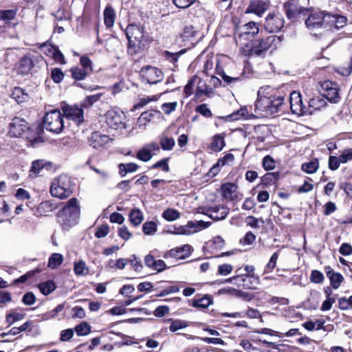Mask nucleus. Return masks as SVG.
<instances>
[{
	"instance_id": "nucleus-64",
	"label": "nucleus",
	"mask_w": 352,
	"mask_h": 352,
	"mask_svg": "<svg viewBox=\"0 0 352 352\" xmlns=\"http://www.w3.org/2000/svg\"><path fill=\"white\" fill-rule=\"evenodd\" d=\"M22 302L26 305H32L36 302V296L32 292H28L23 296Z\"/></svg>"
},
{
	"instance_id": "nucleus-44",
	"label": "nucleus",
	"mask_w": 352,
	"mask_h": 352,
	"mask_svg": "<svg viewBox=\"0 0 352 352\" xmlns=\"http://www.w3.org/2000/svg\"><path fill=\"white\" fill-rule=\"evenodd\" d=\"M157 230V225L153 221H146L142 226V231L146 235H153Z\"/></svg>"
},
{
	"instance_id": "nucleus-55",
	"label": "nucleus",
	"mask_w": 352,
	"mask_h": 352,
	"mask_svg": "<svg viewBox=\"0 0 352 352\" xmlns=\"http://www.w3.org/2000/svg\"><path fill=\"white\" fill-rule=\"evenodd\" d=\"M324 275L318 270H313L311 273L310 279L312 283L319 284L323 282Z\"/></svg>"
},
{
	"instance_id": "nucleus-56",
	"label": "nucleus",
	"mask_w": 352,
	"mask_h": 352,
	"mask_svg": "<svg viewBox=\"0 0 352 352\" xmlns=\"http://www.w3.org/2000/svg\"><path fill=\"white\" fill-rule=\"evenodd\" d=\"M339 158L342 164L352 160V148L344 149L342 154L339 155Z\"/></svg>"
},
{
	"instance_id": "nucleus-13",
	"label": "nucleus",
	"mask_w": 352,
	"mask_h": 352,
	"mask_svg": "<svg viewBox=\"0 0 352 352\" xmlns=\"http://www.w3.org/2000/svg\"><path fill=\"white\" fill-rule=\"evenodd\" d=\"M346 21L347 19L344 16L327 13L324 18V28H328L329 30H338L346 25Z\"/></svg>"
},
{
	"instance_id": "nucleus-59",
	"label": "nucleus",
	"mask_w": 352,
	"mask_h": 352,
	"mask_svg": "<svg viewBox=\"0 0 352 352\" xmlns=\"http://www.w3.org/2000/svg\"><path fill=\"white\" fill-rule=\"evenodd\" d=\"M199 80V78L195 76L192 78L187 83V85L184 87V93L186 96H189L192 94V90L195 85L197 82V80Z\"/></svg>"
},
{
	"instance_id": "nucleus-25",
	"label": "nucleus",
	"mask_w": 352,
	"mask_h": 352,
	"mask_svg": "<svg viewBox=\"0 0 352 352\" xmlns=\"http://www.w3.org/2000/svg\"><path fill=\"white\" fill-rule=\"evenodd\" d=\"M222 196L228 201H233L236 198L237 186L234 183H226L222 184L221 188Z\"/></svg>"
},
{
	"instance_id": "nucleus-50",
	"label": "nucleus",
	"mask_w": 352,
	"mask_h": 352,
	"mask_svg": "<svg viewBox=\"0 0 352 352\" xmlns=\"http://www.w3.org/2000/svg\"><path fill=\"white\" fill-rule=\"evenodd\" d=\"M137 157L138 160L143 162H148L152 157L151 151L146 148H143L140 150L137 153Z\"/></svg>"
},
{
	"instance_id": "nucleus-2",
	"label": "nucleus",
	"mask_w": 352,
	"mask_h": 352,
	"mask_svg": "<svg viewBox=\"0 0 352 352\" xmlns=\"http://www.w3.org/2000/svg\"><path fill=\"white\" fill-rule=\"evenodd\" d=\"M125 33L129 41L128 54L131 56L142 54L148 44V40L144 34L143 28L130 24L126 27Z\"/></svg>"
},
{
	"instance_id": "nucleus-20",
	"label": "nucleus",
	"mask_w": 352,
	"mask_h": 352,
	"mask_svg": "<svg viewBox=\"0 0 352 352\" xmlns=\"http://www.w3.org/2000/svg\"><path fill=\"white\" fill-rule=\"evenodd\" d=\"M162 113L160 111L151 109L143 112L138 118L136 126L140 129H145L147 124L151 122L155 118H160Z\"/></svg>"
},
{
	"instance_id": "nucleus-52",
	"label": "nucleus",
	"mask_w": 352,
	"mask_h": 352,
	"mask_svg": "<svg viewBox=\"0 0 352 352\" xmlns=\"http://www.w3.org/2000/svg\"><path fill=\"white\" fill-rule=\"evenodd\" d=\"M41 48L43 50V53L49 56L52 57L53 55H54V52H56L57 47L47 44V43H43L41 45Z\"/></svg>"
},
{
	"instance_id": "nucleus-46",
	"label": "nucleus",
	"mask_w": 352,
	"mask_h": 352,
	"mask_svg": "<svg viewBox=\"0 0 352 352\" xmlns=\"http://www.w3.org/2000/svg\"><path fill=\"white\" fill-rule=\"evenodd\" d=\"M56 206L51 201L42 202L39 207L38 210L42 214L45 215L47 212H50L56 209Z\"/></svg>"
},
{
	"instance_id": "nucleus-60",
	"label": "nucleus",
	"mask_w": 352,
	"mask_h": 352,
	"mask_svg": "<svg viewBox=\"0 0 352 352\" xmlns=\"http://www.w3.org/2000/svg\"><path fill=\"white\" fill-rule=\"evenodd\" d=\"M262 164L263 168L267 170H272L275 167V162L270 155H267L263 159Z\"/></svg>"
},
{
	"instance_id": "nucleus-11",
	"label": "nucleus",
	"mask_w": 352,
	"mask_h": 352,
	"mask_svg": "<svg viewBox=\"0 0 352 352\" xmlns=\"http://www.w3.org/2000/svg\"><path fill=\"white\" fill-rule=\"evenodd\" d=\"M29 130L26 120L19 117H14L9 124L8 133L12 137H21Z\"/></svg>"
},
{
	"instance_id": "nucleus-47",
	"label": "nucleus",
	"mask_w": 352,
	"mask_h": 352,
	"mask_svg": "<svg viewBox=\"0 0 352 352\" xmlns=\"http://www.w3.org/2000/svg\"><path fill=\"white\" fill-rule=\"evenodd\" d=\"M245 41H243V45H239L243 54L245 56L254 54V42L252 43L250 41L245 43Z\"/></svg>"
},
{
	"instance_id": "nucleus-57",
	"label": "nucleus",
	"mask_w": 352,
	"mask_h": 352,
	"mask_svg": "<svg viewBox=\"0 0 352 352\" xmlns=\"http://www.w3.org/2000/svg\"><path fill=\"white\" fill-rule=\"evenodd\" d=\"M196 33L197 32L194 30V28L192 25H188L184 28L182 36L183 40H188L195 36Z\"/></svg>"
},
{
	"instance_id": "nucleus-29",
	"label": "nucleus",
	"mask_w": 352,
	"mask_h": 352,
	"mask_svg": "<svg viewBox=\"0 0 352 352\" xmlns=\"http://www.w3.org/2000/svg\"><path fill=\"white\" fill-rule=\"evenodd\" d=\"M240 280L243 283V286L246 289H255L258 284V278L251 275L241 276Z\"/></svg>"
},
{
	"instance_id": "nucleus-15",
	"label": "nucleus",
	"mask_w": 352,
	"mask_h": 352,
	"mask_svg": "<svg viewBox=\"0 0 352 352\" xmlns=\"http://www.w3.org/2000/svg\"><path fill=\"white\" fill-rule=\"evenodd\" d=\"M290 108L293 113L298 115L307 114V108L303 104L299 93L292 92L289 98Z\"/></svg>"
},
{
	"instance_id": "nucleus-35",
	"label": "nucleus",
	"mask_w": 352,
	"mask_h": 352,
	"mask_svg": "<svg viewBox=\"0 0 352 352\" xmlns=\"http://www.w3.org/2000/svg\"><path fill=\"white\" fill-rule=\"evenodd\" d=\"M74 271L77 276H87L89 274V268L83 261L75 262L74 264Z\"/></svg>"
},
{
	"instance_id": "nucleus-1",
	"label": "nucleus",
	"mask_w": 352,
	"mask_h": 352,
	"mask_svg": "<svg viewBox=\"0 0 352 352\" xmlns=\"http://www.w3.org/2000/svg\"><path fill=\"white\" fill-rule=\"evenodd\" d=\"M270 87H261L258 91V98L255 102V112L262 116H268L279 111L284 102V97L272 94Z\"/></svg>"
},
{
	"instance_id": "nucleus-40",
	"label": "nucleus",
	"mask_w": 352,
	"mask_h": 352,
	"mask_svg": "<svg viewBox=\"0 0 352 352\" xmlns=\"http://www.w3.org/2000/svg\"><path fill=\"white\" fill-rule=\"evenodd\" d=\"M47 164L48 163L43 160H37L33 161L30 168L31 174L37 175Z\"/></svg>"
},
{
	"instance_id": "nucleus-10",
	"label": "nucleus",
	"mask_w": 352,
	"mask_h": 352,
	"mask_svg": "<svg viewBox=\"0 0 352 352\" xmlns=\"http://www.w3.org/2000/svg\"><path fill=\"white\" fill-rule=\"evenodd\" d=\"M193 251V248L188 245L185 244L181 247H176L166 251L163 257L166 259L173 258L176 260H182L188 258Z\"/></svg>"
},
{
	"instance_id": "nucleus-4",
	"label": "nucleus",
	"mask_w": 352,
	"mask_h": 352,
	"mask_svg": "<svg viewBox=\"0 0 352 352\" xmlns=\"http://www.w3.org/2000/svg\"><path fill=\"white\" fill-rule=\"evenodd\" d=\"M50 193L60 199L70 197L73 193V184L71 178L67 175L56 177L51 183Z\"/></svg>"
},
{
	"instance_id": "nucleus-27",
	"label": "nucleus",
	"mask_w": 352,
	"mask_h": 352,
	"mask_svg": "<svg viewBox=\"0 0 352 352\" xmlns=\"http://www.w3.org/2000/svg\"><path fill=\"white\" fill-rule=\"evenodd\" d=\"M327 105L324 98L321 95L309 99L307 108L308 114H311L314 111L319 110Z\"/></svg>"
},
{
	"instance_id": "nucleus-37",
	"label": "nucleus",
	"mask_w": 352,
	"mask_h": 352,
	"mask_svg": "<svg viewBox=\"0 0 352 352\" xmlns=\"http://www.w3.org/2000/svg\"><path fill=\"white\" fill-rule=\"evenodd\" d=\"M328 278L330 280L331 286L334 289H337L344 280L343 276L338 272H335L334 274H331L329 272Z\"/></svg>"
},
{
	"instance_id": "nucleus-24",
	"label": "nucleus",
	"mask_w": 352,
	"mask_h": 352,
	"mask_svg": "<svg viewBox=\"0 0 352 352\" xmlns=\"http://www.w3.org/2000/svg\"><path fill=\"white\" fill-rule=\"evenodd\" d=\"M268 9V5L262 1H253L248 6L246 13H253L261 16Z\"/></svg>"
},
{
	"instance_id": "nucleus-41",
	"label": "nucleus",
	"mask_w": 352,
	"mask_h": 352,
	"mask_svg": "<svg viewBox=\"0 0 352 352\" xmlns=\"http://www.w3.org/2000/svg\"><path fill=\"white\" fill-rule=\"evenodd\" d=\"M102 96V94H97L87 96L81 102V107L88 109L91 107L95 102L98 101L100 97Z\"/></svg>"
},
{
	"instance_id": "nucleus-61",
	"label": "nucleus",
	"mask_w": 352,
	"mask_h": 352,
	"mask_svg": "<svg viewBox=\"0 0 352 352\" xmlns=\"http://www.w3.org/2000/svg\"><path fill=\"white\" fill-rule=\"evenodd\" d=\"M278 258V252H276L272 255L268 263L267 264L265 267L266 271L272 272L276 267Z\"/></svg>"
},
{
	"instance_id": "nucleus-19",
	"label": "nucleus",
	"mask_w": 352,
	"mask_h": 352,
	"mask_svg": "<svg viewBox=\"0 0 352 352\" xmlns=\"http://www.w3.org/2000/svg\"><path fill=\"white\" fill-rule=\"evenodd\" d=\"M229 212V208L224 205H215L206 210V214L214 221L224 219Z\"/></svg>"
},
{
	"instance_id": "nucleus-17",
	"label": "nucleus",
	"mask_w": 352,
	"mask_h": 352,
	"mask_svg": "<svg viewBox=\"0 0 352 352\" xmlns=\"http://www.w3.org/2000/svg\"><path fill=\"white\" fill-rule=\"evenodd\" d=\"M321 95L330 102H336L338 98V89L336 84L325 81L321 85Z\"/></svg>"
},
{
	"instance_id": "nucleus-34",
	"label": "nucleus",
	"mask_w": 352,
	"mask_h": 352,
	"mask_svg": "<svg viewBox=\"0 0 352 352\" xmlns=\"http://www.w3.org/2000/svg\"><path fill=\"white\" fill-rule=\"evenodd\" d=\"M319 168V163L317 159H314L309 162L303 163L301 169L308 174L316 173Z\"/></svg>"
},
{
	"instance_id": "nucleus-62",
	"label": "nucleus",
	"mask_w": 352,
	"mask_h": 352,
	"mask_svg": "<svg viewBox=\"0 0 352 352\" xmlns=\"http://www.w3.org/2000/svg\"><path fill=\"white\" fill-rule=\"evenodd\" d=\"M16 12L12 10L0 11V20L9 21L15 17Z\"/></svg>"
},
{
	"instance_id": "nucleus-30",
	"label": "nucleus",
	"mask_w": 352,
	"mask_h": 352,
	"mask_svg": "<svg viewBox=\"0 0 352 352\" xmlns=\"http://www.w3.org/2000/svg\"><path fill=\"white\" fill-rule=\"evenodd\" d=\"M225 139L223 134H217L212 138L211 148L213 151H221L225 146Z\"/></svg>"
},
{
	"instance_id": "nucleus-43",
	"label": "nucleus",
	"mask_w": 352,
	"mask_h": 352,
	"mask_svg": "<svg viewBox=\"0 0 352 352\" xmlns=\"http://www.w3.org/2000/svg\"><path fill=\"white\" fill-rule=\"evenodd\" d=\"M162 217L168 221H175L179 218V212L175 209L168 208L165 210L162 213Z\"/></svg>"
},
{
	"instance_id": "nucleus-33",
	"label": "nucleus",
	"mask_w": 352,
	"mask_h": 352,
	"mask_svg": "<svg viewBox=\"0 0 352 352\" xmlns=\"http://www.w3.org/2000/svg\"><path fill=\"white\" fill-rule=\"evenodd\" d=\"M40 292L45 296L51 294L56 289V285L52 280H47L38 285Z\"/></svg>"
},
{
	"instance_id": "nucleus-22",
	"label": "nucleus",
	"mask_w": 352,
	"mask_h": 352,
	"mask_svg": "<svg viewBox=\"0 0 352 352\" xmlns=\"http://www.w3.org/2000/svg\"><path fill=\"white\" fill-rule=\"evenodd\" d=\"M110 141L111 138L108 135H104L99 131L92 133L89 138L90 145L96 149L104 147Z\"/></svg>"
},
{
	"instance_id": "nucleus-53",
	"label": "nucleus",
	"mask_w": 352,
	"mask_h": 352,
	"mask_svg": "<svg viewBox=\"0 0 352 352\" xmlns=\"http://www.w3.org/2000/svg\"><path fill=\"white\" fill-rule=\"evenodd\" d=\"M341 161H340L339 157L330 155L329 157L328 166L330 170H336L338 169Z\"/></svg>"
},
{
	"instance_id": "nucleus-39",
	"label": "nucleus",
	"mask_w": 352,
	"mask_h": 352,
	"mask_svg": "<svg viewBox=\"0 0 352 352\" xmlns=\"http://www.w3.org/2000/svg\"><path fill=\"white\" fill-rule=\"evenodd\" d=\"M24 314H21L15 311H10L6 316V322L8 326H11L15 322L20 321L25 318Z\"/></svg>"
},
{
	"instance_id": "nucleus-32",
	"label": "nucleus",
	"mask_w": 352,
	"mask_h": 352,
	"mask_svg": "<svg viewBox=\"0 0 352 352\" xmlns=\"http://www.w3.org/2000/svg\"><path fill=\"white\" fill-rule=\"evenodd\" d=\"M129 219L134 226H139L144 220V215L140 209H133L130 212Z\"/></svg>"
},
{
	"instance_id": "nucleus-16",
	"label": "nucleus",
	"mask_w": 352,
	"mask_h": 352,
	"mask_svg": "<svg viewBox=\"0 0 352 352\" xmlns=\"http://www.w3.org/2000/svg\"><path fill=\"white\" fill-rule=\"evenodd\" d=\"M63 113L67 118L74 120L78 124L84 122L83 110L77 106L66 105L63 107Z\"/></svg>"
},
{
	"instance_id": "nucleus-3",
	"label": "nucleus",
	"mask_w": 352,
	"mask_h": 352,
	"mask_svg": "<svg viewBox=\"0 0 352 352\" xmlns=\"http://www.w3.org/2000/svg\"><path fill=\"white\" fill-rule=\"evenodd\" d=\"M80 208L76 198L69 199L57 213L58 223L64 230H69L76 225L80 217Z\"/></svg>"
},
{
	"instance_id": "nucleus-21",
	"label": "nucleus",
	"mask_w": 352,
	"mask_h": 352,
	"mask_svg": "<svg viewBox=\"0 0 352 352\" xmlns=\"http://www.w3.org/2000/svg\"><path fill=\"white\" fill-rule=\"evenodd\" d=\"M274 36H269L254 41V55L260 56L264 52L269 50L275 41Z\"/></svg>"
},
{
	"instance_id": "nucleus-54",
	"label": "nucleus",
	"mask_w": 352,
	"mask_h": 352,
	"mask_svg": "<svg viewBox=\"0 0 352 352\" xmlns=\"http://www.w3.org/2000/svg\"><path fill=\"white\" fill-rule=\"evenodd\" d=\"M64 76L65 75L60 69L54 68L52 70L51 77L54 82H60L63 79Z\"/></svg>"
},
{
	"instance_id": "nucleus-14",
	"label": "nucleus",
	"mask_w": 352,
	"mask_h": 352,
	"mask_svg": "<svg viewBox=\"0 0 352 352\" xmlns=\"http://www.w3.org/2000/svg\"><path fill=\"white\" fill-rule=\"evenodd\" d=\"M284 26V19L280 14H269L265 19V28L269 32H277Z\"/></svg>"
},
{
	"instance_id": "nucleus-12",
	"label": "nucleus",
	"mask_w": 352,
	"mask_h": 352,
	"mask_svg": "<svg viewBox=\"0 0 352 352\" xmlns=\"http://www.w3.org/2000/svg\"><path fill=\"white\" fill-rule=\"evenodd\" d=\"M106 123L111 129H122L126 127L124 122L125 116L123 113H118L116 111H108L105 115Z\"/></svg>"
},
{
	"instance_id": "nucleus-49",
	"label": "nucleus",
	"mask_w": 352,
	"mask_h": 352,
	"mask_svg": "<svg viewBox=\"0 0 352 352\" xmlns=\"http://www.w3.org/2000/svg\"><path fill=\"white\" fill-rule=\"evenodd\" d=\"M12 98L18 102H23L27 97V95L23 93L22 89L15 87L12 94Z\"/></svg>"
},
{
	"instance_id": "nucleus-5",
	"label": "nucleus",
	"mask_w": 352,
	"mask_h": 352,
	"mask_svg": "<svg viewBox=\"0 0 352 352\" xmlns=\"http://www.w3.org/2000/svg\"><path fill=\"white\" fill-rule=\"evenodd\" d=\"M43 125L47 131L59 134L64 129V115L57 109L47 111L43 117Z\"/></svg>"
},
{
	"instance_id": "nucleus-63",
	"label": "nucleus",
	"mask_w": 352,
	"mask_h": 352,
	"mask_svg": "<svg viewBox=\"0 0 352 352\" xmlns=\"http://www.w3.org/2000/svg\"><path fill=\"white\" fill-rule=\"evenodd\" d=\"M80 65L83 69L89 72H92V62L90 58L86 56H82L80 60Z\"/></svg>"
},
{
	"instance_id": "nucleus-42",
	"label": "nucleus",
	"mask_w": 352,
	"mask_h": 352,
	"mask_svg": "<svg viewBox=\"0 0 352 352\" xmlns=\"http://www.w3.org/2000/svg\"><path fill=\"white\" fill-rule=\"evenodd\" d=\"M71 73L75 80H84L89 72L83 68L73 67L71 69Z\"/></svg>"
},
{
	"instance_id": "nucleus-6",
	"label": "nucleus",
	"mask_w": 352,
	"mask_h": 352,
	"mask_svg": "<svg viewBox=\"0 0 352 352\" xmlns=\"http://www.w3.org/2000/svg\"><path fill=\"white\" fill-rule=\"evenodd\" d=\"M258 32V24L253 21L249 22L241 27H236L234 34L236 45H243V41L250 40Z\"/></svg>"
},
{
	"instance_id": "nucleus-26",
	"label": "nucleus",
	"mask_w": 352,
	"mask_h": 352,
	"mask_svg": "<svg viewBox=\"0 0 352 352\" xmlns=\"http://www.w3.org/2000/svg\"><path fill=\"white\" fill-rule=\"evenodd\" d=\"M216 70L217 74L222 78L223 81L227 85L235 84L241 81L242 79L241 74H234L230 73V75H228L223 71V69L221 67H219L218 65H217Z\"/></svg>"
},
{
	"instance_id": "nucleus-7",
	"label": "nucleus",
	"mask_w": 352,
	"mask_h": 352,
	"mask_svg": "<svg viewBox=\"0 0 352 352\" xmlns=\"http://www.w3.org/2000/svg\"><path fill=\"white\" fill-rule=\"evenodd\" d=\"M284 10L287 17L292 21L300 19L301 16L308 14L307 8L300 4V0H289L284 4Z\"/></svg>"
},
{
	"instance_id": "nucleus-51",
	"label": "nucleus",
	"mask_w": 352,
	"mask_h": 352,
	"mask_svg": "<svg viewBox=\"0 0 352 352\" xmlns=\"http://www.w3.org/2000/svg\"><path fill=\"white\" fill-rule=\"evenodd\" d=\"M187 327V324L185 321L180 320H176L172 321L169 329L172 332H175L177 330L186 328Z\"/></svg>"
},
{
	"instance_id": "nucleus-9",
	"label": "nucleus",
	"mask_w": 352,
	"mask_h": 352,
	"mask_svg": "<svg viewBox=\"0 0 352 352\" xmlns=\"http://www.w3.org/2000/svg\"><path fill=\"white\" fill-rule=\"evenodd\" d=\"M210 225V222L204 221H188L186 225L179 226L175 228L173 232L175 234L190 235L203 229L207 228Z\"/></svg>"
},
{
	"instance_id": "nucleus-38",
	"label": "nucleus",
	"mask_w": 352,
	"mask_h": 352,
	"mask_svg": "<svg viewBox=\"0 0 352 352\" xmlns=\"http://www.w3.org/2000/svg\"><path fill=\"white\" fill-rule=\"evenodd\" d=\"M63 261V256L58 253L52 254L48 260V267L52 269H55L60 266Z\"/></svg>"
},
{
	"instance_id": "nucleus-8",
	"label": "nucleus",
	"mask_w": 352,
	"mask_h": 352,
	"mask_svg": "<svg viewBox=\"0 0 352 352\" xmlns=\"http://www.w3.org/2000/svg\"><path fill=\"white\" fill-rule=\"evenodd\" d=\"M140 74L142 80L148 84H157L164 78V74L160 69L150 65L143 67Z\"/></svg>"
},
{
	"instance_id": "nucleus-58",
	"label": "nucleus",
	"mask_w": 352,
	"mask_h": 352,
	"mask_svg": "<svg viewBox=\"0 0 352 352\" xmlns=\"http://www.w3.org/2000/svg\"><path fill=\"white\" fill-rule=\"evenodd\" d=\"M177 107V102H166L162 104L161 109L166 114H170L176 109Z\"/></svg>"
},
{
	"instance_id": "nucleus-18",
	"label": "nucleus",
	"mask_w": 352,
	"mask_h": 352,
	"mask_svg": "<svg viewBox=\"0 0 352 352\" xmlns=\"http://www.w3.org/2000/svg\"><path fill=\"white\" fill-rule=\"evenodd\" d=\"M325 14L323 12H315L309 15L305 20V24L308 29L314 30L325 26Z\"/></svg>"
},
{
	"instance_id": "nucleus-23",
	"label": "nucleus",
	"mask_w": 352,
	"mask_h": 352,
	"mask_svg": "<svg viewBox=\"0 0 352 352\" xmlns=\"http://www.w3.org/2000/svg\"><path fill=\"white\" fill-rule=\"evenodd\" d=\"M33 67L34 60L32 59V56L28 54L21 58L17 65L16 70L18 74L27 75L30 73Z\"/></svg>"
},
{
	"instance_id": "nucleus-31",
	"label": "nucleus",
	"mask_w": 352,
	"mask_h": 352,
	"mask_svg": "<svg viewBox=\"0 0 352 352\" xmlns=\"http://www.w3.org/2000/svg\"><path fill=\"white\" fill-rule=\"evenodd\" d=\"M116 19V13L111 7H107L104 11V21L107 27L111 28L113 25Z\"/></svg>"
},
{
	"instance_id": "nucleus-36",
	"label": "nucleus",
	"mask_w": 352,
	"mask_h": 352,
	"mask_svg": "<svg viewBox=\"0 0 352 352\" xmlns=\"http://www.w3.org/2000/svg\"><path fill=\"white\" fill-rule=\"evenodd\" d=\"M212 303V299L209 295H206L204 297L195 300L192 302L194 307H198L201 309L208 308Z\"/></svg>"
},
{
	"instance_id": "nucleus-48",
	"label": "nucleus",
	"mask_w": 352,
	"mask_h": 352,
	"mask_svg": "<svg viewBox=\"0 0 352 352\" xmlns=\"http://www.w3.org/2000/svg\"><path fill=\"white\" fill-rule=\"evenodd\" d=\"M175 144V140L173 138L164 137L160 140L161 147L164 151L172 150Z\"/></svg>"
},
{
	"instance_id": "nucleus-45",
	"label": "nucleus",
	"mask_w": 352,
	"mask_h": 352,
	"mask_svg": "<svg viewBox=\"0 0 352 352\" xmlns=\"http://www.w3.org/2000/svg\"><path fill=\"white\" fill-rule=\"evenodd\" d=\"M75 331L79 336H87L91 332V327L86 322H82L80 324L76 326Z\"/></svg>"
},
{
	"instance_id": "nucleus-28",
	"label": "nucleus",
	"mask_w": 352,
	"mask_h": 352,
	"mask_svg": "<svg viewBox=\"0 0 352 352\" xmlns=\"http://www.w3.org/2000/svg\"><path fill=\"white\" fill-rule=\"evenodd\" d=\"M197 91L195 94V96L197 98H200L203 95H206L209 96L212 93V88L209 87L204 81L201 80L200 78L197 80Z\"/></svg>"
}]
</instances>
